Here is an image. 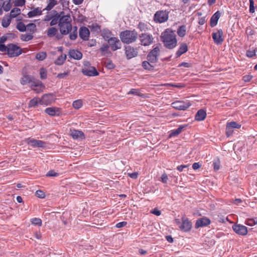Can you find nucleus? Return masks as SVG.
<instances>
[{"label":"nucleus","instance_id":"6e6552de","mask_svg":"<svg viewBox=\"0 0 257 257\" xmlns=\"http://www.w3.org/2000/svg\"><path fill=\"white\" fill-rule=\"evenodd\" d=\"M160 48L158 46L155 47L147 55V60L152 63H156L158 61V57L160 54Z\"/></svg>","mask_w":257,"mask_h":257},{"label":"nucleus","instance_id":"6ab92c4d","mask_svg":"<svg viewBox=\"0 0 257 257\" xmlns=\"http://www.w3.org/2000/svg\"><path fill=\"white\" fill-rule=\"evenodd\" d=\"M45 112L50 116H59L61 113L60 109L56 107H47Z\"/></svg>","mask_w":257,"mask_h":257},{"label":"nucleus","instance_id":"c03bdc74","mask_svg":"<svg viewBox=\"0 0 257 257\" xmlns=\"http://www.w3.org/2000/svg\"><path fill=\"white\" fill-rule=\"evenodd\" d=\"M27 28L28 29V30L31 32V34H32L35 33L37 30L36 25L34 23H30L28 24L26 26V28Z\"/></svg>","mask_w":257,"mask_h":257},{"label":"nucleus","instance_id":"0e129e2a","mask_svg":"<svg viewBox=\"0 0 257 257\" xmlns=\"http://www.w3.org/2000/svg\"><path fill=\"white\" fill-rule=\"evenodd\" d=\"M8 45L6 46L5 44H0V51L2 52L8 53Z\"/></svg>","mask_w":257,"mask_h":257},{"label":"nucleus","instance_id":"58836bf2","mask_svg":"<svg viewBox=\"0 0 257 257\" xmlns=\"http://www.w3.org/2000/svg\"><path fill=\"white\" fill-rule=\"evenodd\" d=\"M137 28L141 32H146L149 30L148 25L142 22L139 23Z\"/></svg>","mask_w":257,"mask_h":257},{"label":"nucleus","instance_id":"dca6fc26","mask_svg":"<svg viewBox=\"0 0 257 257\" xmlns=\"http://www.w3.org/2000/svg\"><path fill=\"white\" fill-rule=\"evenodd\" d=\"M28 144L34 148H44L46 146V143L44 142L31 138L28 139Z\"/></svg>","mask_w":257,"mask_h":257},{"label":"nucleus","instance_id":"bf43d9fd","mask_svg":"<svg viewBox=\"0 0 257 257\" xmlns=\"http://www.w3.org/2000/svg\"><path fill=\"white\" fill-rule=\"evenodd\" d=\"M220 161L219 159H217V160L213 162V168L215 171H217L220 168Z\"/></svg>","mask_w":257,"mask_h":257},{"label":"nucleus","instance_id":"603ef678","mask_svg":"<svg viewBox=\"0 0 257 257\" xmlns=\"http://www.w3.org/2000/svg\"><path fill=\"white\" fill-rule=\"evenodd\" d=\"M257 223V220L255 218H249L246 220V224L249 226H252Z\"/></svg>","mask_w":257,"mask_h":257},{"label":"nucleus","instance_id":"a878e982","mask_svg":"<svg viewBox=\"0 0 257 257\" xmlns=\"http://www.w3.org/2000/svg\"><path fill=\"white\" fill-rule=\"evenodd\" d=\"M206 117V111L203 109H199L195 114V120L197 121H202L205 119Z\"/></svg>","mask_w":257,"mask_h":257},{"label":"nucleus","instance_id":"37998d69","mask_svg":"<svg viewBox=\"0 0 257 257\" xmlns=\"http://www.w3.org/2000/svg\"><path fill=\"white\" fill-rule=\"evenodd\" d=\"M16 28L20 32H24L26 31V26L22 22L17 23Z\"/></svg>","mask_w":257,"mask_h":257},{"label":"nucleus","instance_id":"c9c22d12","mask_svg":"<svg viewBox=\"0 0 257 257\" xmlns=\"http://www.w3.org/2000/svg\"><path fill=\"white\" fill-rule=\"evenodd\" d=\"M11 18L9 16L5 17L2 20V25L4 28H7L11 22Z\"/></svg>","mask_w":257,"mask_h":257},{"label":"nucleus","instance_id":"39448f33","mask_svg":"<svg viewBox=\"0 0 257 257\" xmlns=\"http://www.w3.org/2000/svg\"><path fill=\"white\" fill-rule=\"evenodd\" d=\"M23 53L22 49L15 44H8L7 54L10 58L18 57Z\"/></svg>","mask_w":257,"mask_h":257},{"label":"nucleus","instance_id":"423d86ee","mask_svg":"<svg viewBox=\"0 0 257 257\" xmlns=\"http://www.w3.org/2000/svg\"><path fill=\"white\" fill-rule=\"evenodd\" d=\"M139 40L142 46H148L153 43L154 38L152 35L144 33L139 35Z\"/></svg>","mask_w":257,"mask_h":257},{"label":"nucleus","instance_id":"0eeeda50","mask_svg":"<svg viewBox=\"0 0 257 257\" xmlns=\"http://www.w3.org/2000/svg\"><path fill=\"white\" fill-rule=\"evenodd\" d=\"M191 104L189 101H176L171 104V106L180 110H185L191 106Z\"/></svg>","mask_w":257,"mask_h":257},{"label":"nucleus","instance_id":"20e7f679","mask_svg":"<svg viewBox=\"0 0 257 257\" xmlns=\"http://www.w3.org/2000/svg\"><path fill=\"white\" fill-rule=\"evenodd\" d=\"M169 12L166 10H160L156 12L154 16V21L157 23H163L167 21Z\"/></svg>","mask_w":257,"mask_h":257},{"label":"nucleus","instance_id":"774afa93","mask_svg":"<svg viewBox=\"0 0 257 257\" xmlns=\"http://www.w3.org/2000/svg\"><path fill=\"white\" fill-rule=\"evenodd\" d=\"M161 181L163 183H167L168 180V175L166 173H164L161 176Z\"/></svg>","mask_w":257,"mask_h":257},{"label":"nucleus","instance_id":"4d7b16f0","mask_svg":"<svg viewBox=\"0 0 257 257\" xmlns=\"http://www.w3.org/2000/svg\"><path fill=\"white\" fill-rule=\"evenodd\" d=\"M36 196L40 198H44L45 197V194L43 191L39 190L36 192Z\"/></svg>","mask_w":257,"mask_h":257},{"label":"nucleus","instance_id":"72a5a7b5","mask_svg":"<svg viewBox=\"0 0 257 257\" xmlns=\"http://www.w3.org/2000/svg\"><path fill=\"white\" fill-rule=\"evenodd\" d=\"M39 103L41 104L40 99L38 97H35L29 101V107H35Z\"/></svg>","mask_w":257,"mask_h":257},{"label":"nucleus","instance_id":"f704fd0d","mask_svg":"<svg viewBox=\"0 0 257 257\" xmlns=\"http://www.w3.org/2000/svg\"><path fill=\"white\" fill-rule=\"evenodd\" d=\"M0 2H1V4H4L3 7L5 11L8 12L12 8V5L11 2V0H8L4 2L1 1Z\"/></svg>","mask_w":257,"mask_h":257},{"label":"nucleus","instance_id":"3c124183","mask_svg":"<svg viewBox=\"0 0 257 257\" xmlns=\"http://www.w3.org/2000/svg\"><path fill=\"white\" fill-rule=\"evenodd\" d=\"M54 18V13H52V11L48 13L46 16H45L43 21L45 22H48Z\"/></svg>","mask_w":257,"mask_h":257},{"label":"nucleus","instance_id":"f8f14e48","mask_svg":"<svg viewBox=\"0 0 257 257\" xmlns=\"http://www.w3.org/2000/svg\"><path fill=\"white\" fill-rule=\"evenodd\" d=\"M82 73L83 75L87 76H96L99 75V73L94 67H88L83 68L82 69Z\"/></svg>","mask_w":257,"mask_h":257},{"label":"nucleus","instance_id":"393cba45","mask_svg":"<svg viewBox=\"0 0 257 257\" xmlns=\"http://www.w3.org/2000/svg\"><path fill=\"white\" fill-rule=\"evenodd\" d=\"M113 35L112 32L107 29H104L101 31V36L106 41H108L109 39H111Z\"/></svg>","mask_w":257,"mask_h":257},{"label":"nucleus","instance_id":"49530a36","mask_svg":"<svg viewBox=\"0 0 257 257\" xmlns=\"http://www.w3.org/2000/svg\"><path fill=\"white\" fill-rule=\"evenodd\" d=\"M73 107L76 109H78L82 106V101L81 99H78L73 101Z\"/></svg>","mask_w":257,"mask_h":257},{"label":"nucleus","instance_id":"de8ad7c7","mask_svg":"<svg viewBox=\"0 0 257 257\" xmlns=\"http://www.w3.org/2000/svg\"><path fill=\"white\" fill-rule=\"evenodd\" d=\"M60 21V19L59 17H58L55 14H54V18L51 20V21L50 23V26H53L56 25L57 24L59 25Z\"/></svg>","mask_w":257,"mask_h":257},{"label":"nucleus","instance_id":"ea45409f","mask_svg":"<svg viewBox=\"0 0 257 257\" xmlns=\"http://www.w3.org/2000/svg\"><path fill=\"white\" fill-rule=\"evenodd\" d=\"M33 35L32 34H22L21 36V39L23 41H29L30 40H31L33 38Z\"/></svg>","mask_w":257,"mask_h":257},{"label":"nucleus","instance_id":"7ed1b4c3","mask_svg":"<svg viewBox=\"0 0 257 257\" xmlns=\"http://www.w3.org/2000/svg\"><path fill=\"white\" fill-rule=\"evenodd\" d=\"M119 38L123 43L129 44L137 41L138 34L135 29L133 30H126L120 32Z\"/></svg>","mask_w":257,"mask_h":257},{"label":"nucleus","instance_id":"f3484780","mask_svg":"<svg viewBox=\"0 0 257 257\" xmlns=\"http://www.w3.org/2000/svg\"><path fill=\"white\" fill-rule=\"evenodd\" d=\"M79 35L83 41L88 40L90 32L89 29L85 27H80L79 31Z\"/></svg>","mask_w":257,"mask_h":257},{"label":"nucleus","instance_id":"4be33fe9","mask_svg":"<svg viewBox=\"0 0 257 257\" xmlns=\"http://www.w3.org/2000/svg\"><path fill=\"white\" fill-rule=\"evenodd\" d=\"M220 15L219 11H217L212 16L210 20V25L211 27H214L217 25Z\"/></svg>","mask_w":257,"mask_h":257},{"label":"nucleus","instance_id":"4468645a","mask_svg":"<svg viewBox=\"0 0 257 257\" xmlns=\"http://www.w3.org/2000/svg\"><path fill=\"white\" fill-rule=\"evenodd\" d=\"M212 36L214 43L217 45L221 44L224 41L222 29H219L217 32L213 33Z\"/></svg>","mask_w":257,"mask_h":257},{"label":"nucleus","instance_id":"e433bc0d","mask_svg":"<svg viewBox=\"0 0 257 257\" xmlns=\"http://www.w3.org/2000/svg\"><path fill=\"white\" fill-rule=\"evenodd\" d=\"M66 59V55L65 54H62L60 56H59L58 58L56 59V60L55 62V64L58 65H61L64 63Z\"/></svg>","mask_w":257,"mask_h":257},{"label":"nucleus","instance_id":"09e8293b","mask_svg":"<svg viewBox=\"0 0 257 257\" xmlns=\"http://www.w3.org/2000/svg\"><path fill=\"white\" fill-rule=\"evenodd\" d=\"M31 222L33 224L38 225V226H41L42 225V222L40 218H34L31 219Z\"/></svg>","mask_w":257,"mask_h":257},{"label":"nucleus","instance_id":"9b49d317","mask_svg":"<svg viewBox=\"0 0 257 257\" xmlns=\"http://www.w3.org/2000/svg\"><path fill=\"white\" fill-rule=\"evenodd\" d=\"M109 47L113 51H115L121 48V43L117 37H113L111 39H109L108 41Z\"/></svg>","mask_w":257,"mask_h":257},{"label":"nucleus","instance_id":"cd10ccee","mask_svg":"<svg viewBox=\"0 0 257 257\" xmlns=\"http://www.w3.org/2000/svg\"><path fill=\"white\" fill-rule=\"evenodd\" d=\"M88 27L92 33H95L97 34H99L101 31L100 26L96 23H92L88 26Z\"/></svg>","mask_w":257,"mask_h":257},{"label":"nucleus","instance_id":"f03ea898","mask_svg":"<svg viewBox=\"0 0 257 257\" xmlns=\"http://www.w3.org/2000/svg\"><path fill=\"white\" fill-rule=\"evenodd\" d=\"M72 19L69 14L66 15V17H62L59 23V31L62 35L68 34L72 29Z\"/></svg>","mask_w":257,"mask_h":257},{"label":"nucleus","instance_id":"2eb2a0df","mask_svg":"<svg viewBox=\"0 0 257 257\" xmlns=\"http://www.w3.org/2000/svg\"><path fill=\"white\" fill-rule=\"evenodd\" d=\"M232 228L233 230L239 235H244L247 233V227L242 225L235 224L233 225Z\"/></svg>","mask_w":257,"mask_h":257},{"label":"nucleus","instance_id":"ddd939ff","mask_svg":"<svg viewBox=\"0 0 257 257\" xmlns=\"http://www.w3.org/2000/svg\"><path fill=\"white\" fill-rule=\"evenodd\" d=\"M182 223L180 224L179 228L181 230L184 232H187L191 230L192 223L188 218L183 217L182 218Z\"/></svg>","mask_w":257,"mask_h":257},{"label":"nucleus","instance_id":"f257e3e1","mask_svg":"<svg viewBox=\"0 0 257 257\" xmlns=\"http://www.w3.org/2000/svg\"><path fill=\"white\" fill-rule=\"evenodd\" d=\"M161 39L164 46L168 49H173L177 45L175 31L170 29H166L161 34Z\"/></svg>","mask_w":257,"mask_h":257},{"label":"nucleus","instance_id":"5fc2aeb1","mask_svg":"<svg viewBox=\"0 0 257 257\" xmlns=\"http://www.w3.org/2000/svg\"><path fill=\"white\" fill-rule=\"evenodd\" d=\"M69 38L71 40H75L77 38V31L76 30H73L72 32L69 33Z\"/></svg>","mask_w":257,"mask_h":257},{"label":"nucleus","instance_id":"13d9d810","mask_svg":"<svg viewBox=\"0 0 257 257\" xmlns=\"http://www.w3.org/2000/svg\"><path fill=\"white\" fill-rule=\"evenodd\" d=\"M52 13L55 14L58 17H59V19H60L62 17H66V15H65V13L64 11L57 12L55 10H53Z\"/></svg>","mask_w":257,"mask_h":257},{"label":"nucleus","instance_id":"680f3d73","mask_svg":"<svg viewBox=\"0 0 257 257\" xmlns=\"http://www.w3.org/2000/svg\"><path fill=\"white\" fill-rule=\"evenodd\" d=\"M59 175L58 173L55 172L54 170H50L46 174L47 177H57Z\"/></svg>","mask_w":257,"mask_h":257},{"label":"nucleus","instance_id":"473e14b6","mask_svg":"<svg viewBox=\"0 0 257 257\" xmlns=\"http://www.w3.org/2000/svg\"><path fill=\"white\" fill-rule=\"evenodd\" d=\"M21 83L24 85L32 82V77L28 75H24L20 80Z\"/></svg>","mask_w":257,"mask_h":257},{"label":"nucleus","instance_id":"8fccbe9b","mask_svg":"<svg viewBox=\"0 0 257 257\" xmlns=\"http://www.w3.org/2000/svg\"><path fill=\"white\" fill-rule=\"evenodd\" d=\"M40 77L42 79L47 78V73L46 70L44 68H41L40 70Z\"/></svg>","mask_w":257,"mask_h":257},{"label":"nucleus","instance_id":"c756f323","mask_svg":"<svg viewBox=\"0 0 257 257\" xmlns=\"http://www.w3.org/2000/svg\"><path fill=\"white\" fill-rule=\"evenodd\" d=\"M185 127L183 125H180L177 129L172 130L169 134V137H176L179 135L182 131V130Z\"/></svg>","mask_w":257,"mask_h":257},{"label":"nucleus","instance_id":"7c9ffc66","mask_svg":"<svg viewBox=\"0 0 257 257\" xmlns=\"http://www.w3.org/2000/svg\"><path fill=\"white\" fill-rule=\"evenodd\" d=\"M177 33L180 37H183L186 34V27L185 25L180 26L177 29Z\"/></svg>","mask_w":257,"mask_h":257},{"label":"nucleus","instance_id":"9d476101","mask_svg":"<svg viewBox=\"0 0 257 257\" xmlns=\"http://www.w3.org/2000/svg\"><path fill=\"white\" fill-rule=\"evenodd\" d=\"M124 51L126 57L128 60L136 57L138 54V49L130 45L124 47Z\"/></svg>","mask_w":257,"mask_h":257},{"label":"nucleus","instance_id":"1a4fd4ad","mask_svg":"<svg viewBox=\"0 0 257 257\" xmlns=\"http://www.w3.org/2000/svg\"><path fill=\"white\" fill-rule=\"evenodd\" d=\"M241 124L235 121H231L227 122L226 125L225 134L227 137L231 136L233 133V129L240 128Z\"/></svg>","mask_w":257,"mask_h":257},{"label":"nucleus","instance_id":"e2e57ef3","mask_svg":"<svg viewBox=\"0 0 257 257\" xmlns=\"http://www.w3.org/2000/svg\"><path fill=\"white\" fill-rule=\"evenodd\" d=\"M246 56L248 57L251 58L255 55V50L253 49L252 50H248L246 51Z\"/></svg>","mask_w":257,"mask_h":257},{"label":"nucleus","instance_id":"412c9836","mask_svg":"<svg viewBox=\"0 0 257 257\" xmlns=\"http://www.w3.org/2000/svg\"><path fill=\"white\" fill-rule=\"evenodd\" d=\"M70 136L73 139L82 140L85 139V135L83 132L76 130L70 131Z\"/></svg>","mask_w":257,"mask_h":257},{"label":"nucleus","instance_id":"6e6d98bb","mask_svg":"<svg viewBox=\"0 0 257 257\" xmlns=\"http://www.w3.org/2000/svg\"><path fill=\"white\" fill-rule=\"evenodd\" d=\"M31 86L33 87H38V86H43L42 82L40 81H32L30 82Z\"/></svg>","mask_w":257,"mask_h":257},{"label":"nucleus","instance_id":"a18cd8bd","mask_svg":"<svg viewBox=\"0 0 257 257\" xmlns=\"http://www.w3.org/2000/svg\"><path fill=\"white\" fill-rule=\"evenodd\" d=\"M109 45L107 44H103L100 47L99 50L101 52V55H105L108 51Z\"/></svg>","mask_w":257,"mask_h":257},{"label":"nucleus","instance_id":"338daca9","mask_svg":"<svg viewBox=\"0 0 257 257\" xmlns=\"http://www.w3.org/2000/svg\"><path fill=\"white\" fill-rule=\"evenodd\" d=\"M69 74L68 72H65L62 73H59L57 75V77L59 79H63L67 77Z\"/></svg>","mask_w":257,"mask_h":257},{"label":"nucleus","instance_id":"b1692460","mask_svg":"<svg viewBox=\"0 0 257 257\" xmlns=\"http://www.w3.org/2000/svg\"><path fill=\"white\" fill-rule=\"evenodd\" d=\"M69 57L76 60H80L82 57L81 52L77 50H70L69 52Z\"/></svg>","mask_w":257,"mask_h":257},{"label":"nucleus","instance_id":"5701e85b","mask_svg":"<svg viewBox=\"0 0 257 257\" xmlns=\"http://www.w3.org/2000/svg\"><path fill=\"white\" fill-rule=\"evenodd\" d=\"M188 51V46L186 43H182L180 44L179 48L176 53V58L180 57Z\"/></svg>","mask_w":257,"mask_h":257},{"label":"nucleus","instance_id":"c85d7f7f","mask_svg":"<svg viewBox=\"0 0 257 257\" xmlns=\"http://www.w3.org/2000/svg\"><path fill=\"white\" fill-rule=\"evenodd\" d=\"M47 5L43 11L46 10L47 11H51L56 5L58 4L57 0H48Z\"/></svg>","mask_w":257,"mask_h":257},{"label":"nucleus","instance_id":"864d4df0","mask_svg":"<svg viewBox=\"0 0 257 257\" xmlns=\"http://www.w3.org/2000/svg\"><path fill=\"white\" fill-rule=\"evenodd\" d=\"M26 0H15L14 5L16 7H22L25 5Z\"/></svg>","mask_w":257,"mask_h":257},{"label":"nucleus","instance_id":"a211bd4d","mask_svg":"<svg viewBox=\"0 0 257 257\" xmlns=\"http://www.w3.org/2000/svg\"><path fill=\"white\" fill-rule=\"evenodd\" d=\"M54 100V95L52 93L45 94L40 99L41 104L48 105Z\"/></svg>","mask_w":257,"mask_h":257},{"label":"nucleus","instance_id":"4c0bfd02","mask_svg":"<svg viewBox=\"0 0 257 257\" xmlns=\"http://www.w3.org/2000/svg\"><path fill=\"white\" fill-rule=\"evenodd\" d=\"M58 32V30L55 27H51L49 28L47 32V35L49 37L55 36Z\"/></svg>","mask_w":257,"mask_h":257},{"label":"nucleus","instance_id":"bb28decb","mask_svg":"<svg viewBox=\"0 0 257 257\" xmlns=\"http://www.w3.org/2000/svg\"><path fill=\"white\" fill-rule=\"evenodd\" d=\"M42 14V11L39 7L34 8L33 10L30 11L27 15L30 18H33L37 16H41Z\"/></svg>","mask_w":257,"mask_h":257},{"label":"nucleus","instance_id":"a19ab883","mask_svg":"<svg viewBox=\"0 0 257 257\" xmlns=\"http://www.w3.org/2000/svg\"><path fill=\"white\" fill-rule=\"evenodd\" d=\"M47 53L46 52H40L36 55V59L39 61H43L46 59Z\"/></svg>","mask_w":257,"mask_h":257},{"label":"nucleus","instance_id":"aec40b11","mask_svg":"<svg viewBox=\"0 0 257 257\" xmlns=\"http://www.w3.org/2000/svg\"><path fill=\"white\" fill-rule=\"evenodd\" d=\"M210 220L207 217H202L196 220L195 223V228H198L200 227H204L210 224Z\"/></svg>","mask_w":257,"mask_h":257},{"label":"nucleus","instance_id":"2f4dec72","mask_svg":"<svg viewBox=\"0 0 257 257\" xmlns=\"http://www.w3.org/2000/svg\"><path fill=\"white\" fill-rule=\"evenodd\" d=\"M151 63L148 61H144L142 62V67L145 70L152 71L154 69V66L152 65Z\"/></svg>","mask_w":257,"mask_h":257},{"label":"nucleus","instance_id":"79ce46f5","mask_svg":"<svg viewBox=\"0 0 257 257\" xmlns=\"http://www.w3.org/2000/svg\"><path fill=\"white\" fill-rule=\"evenodd\" d=\"M21 10L19 8H14L13 10H12L11 13H10V17L11 18H15L17 16L20 14Z\"/></svg>","mask_w":257,"mask_h":257},{"label":"nucleus","instance_id":"052dcab7","mask_svg":"<svg viewBox=\"0 0 257 257\" xmlns=\"http://www.w3.org/2000/svg\"><path fill=\"white\" fill-rule=\"evenodd\" d=\"M254 31L252 30L251 27H248L246 29V34L248 36H252L254 34Z\"/></svg>","mask_w":257,"mask_h":257},{"label":"nucleus","instance_id":"69168bd1","mask_svg":"<svg viewBox=\"0 0 257 257\" xmlns=\"http://www.w3.org/2000/svg\"><path fill=\"white\" fill-rule=\"evenodd\" d=\"M106 67L108 69H112L114 68L115 65L112 63L111 61H109L106 63Z\"/></svg>","mask_w":257,"mask_h":257}]
</instances>
